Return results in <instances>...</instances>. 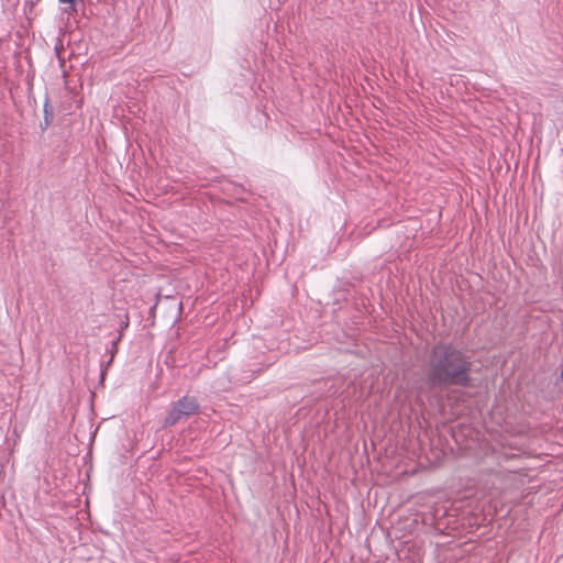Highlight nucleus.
<instances>
[{"label":"nucleus","instance_id":"obj_1","mask_svg":"<svg viewBox=\"0 0 563 563\" xmlns=\"http://www.w3.org/2000/svg\"><path fill=\"white\" fill-rule=\"evenodd\" d=\"M471 366V361L461 350L451 344H437L429 357L428 382L439 387H467Z\"/></svg>","mask_w":563,"mask_h":563},{"label":"nucleus","instance_id":"obj_2","mask_svg":"<svg viewBox=\"0 0 563 563\" xmlns=\"http://www.w3.org/2000/svg\"><path fill=\"white\" fill-rule=\"evenodd\" d=\"M199 409V404L195 397L184 396L178 399L166 418L164 419V427H172L178 423L180 420L190 417L196 413Z\"/></svg>","mask_w":563,"mask_h":563},{"label":"nucleus","instance_id":"obj_3","mask_svg":"<svg viewBox=\"0 0 563 563\" xmlns=\"http://www.w3.org/2000/svg\"><path fill=\"white\" fill-rule=\"evenodd\" d=\"M43 111H44V121L41 123V129L44 131L49 126V124L53 122V119H54V109L49 104V100L47 97L44 102Z\"/></svg>","mask_w":563,"mask_h":563},{"label":"nucleus","instance_id":"obj_4","mask_svg":"<svg viewBox=\"0 0 563 563\" xmlns=\"http://www.w3.org/2000/svg\"><path fill=\"white\" fill-rule=\"evenodd\" d=\"M59 64H60V67L63 68V67H64V65H65V60H64V59H62V58H59Z\"/></svg>","mask_w":563,"mask_h":563}]
</instances>
